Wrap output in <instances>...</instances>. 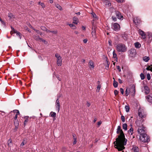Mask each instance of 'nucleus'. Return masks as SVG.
I'll use <instances>...</instances> for the list:
<instances>
[{
	"instance_id": "nucleus-1",
	"label": "nucleus",
	"mask_w": 152,
	"mask_h": 152,
	"mask_svg": "<svg viewBox=\"0 0 152 152\" xmlns=\"http://www.w3.org/2000/svg\"><path fill=\"white\" fill-rule=\"evenodd\" d=\"M120 126H118L116 132L117 134L120 133V135L116 138V141L114 142V146L119 151H121L125 148L124 146L126 145L127 141V139L125 138L124 134Z\"/></svg>"
},
{
	"instance_id": "nucleus-2",
	"label": "nucleus",
	"mask_w": 152,
	"mask_h": 152,
	"mask_svg": "<svg viewBox=\"0 0 152 152\" xmlns=\"http://www.w3.org/2000/svg\"><path fill=\"white\" fill-rule=\"evenodd\" d=\"M143 121L139 122V120H137L136 121V123L137 126H139L138 129V132L140 135L145 134L144 127L143 126L142 124Z\"/></svg>"
},
{
	"instance_id": "nucleus-3",
	"label": "nucleus",
	"mask_w": 152,
	"mask_h": 152,
	"mask_svg": "<svg viewBox=\"0 0 152 152\" xmlns=\"http://www.w3.org/2000/svg\"><path fill=\"white\" fill-rule=\"evenodd\" d=\"M138 115L140 119H141L139 120V122L142 121H143L144 120H143V119L146 117L147 114L143 109L140 108L138 110Z\"/></svg>"
},
{
	"instance_id": "nucleus-4",
	"label": "nucleus",
	"mask_w": 152,
	"mask_h": 152,
	"mask_svg": "<svg viewBox=\"0 0 152 152\" xmlns=\"http://www.w3.org/2000/svg\"><path fill=\"white\" fill-rule=\"evenodd\" d=\"M116 50L119 52H124L126 50V47L124 45L118 44L116 47Z\"/></svg>"
},
{
	"instance_id": "nucleus-5",
	"label": "nucleus",
	"mask_w": 152,
	"mask_h": 152,
	"mask_svg": "<svg viewBox=\"0 0 152 152\" xmlns=\"http://www.w3.org/2000/svg\"><path fill=\"white\" fill-rule=\"evenodd\" d=\"M140 140L142 142H145L149 141V137L146 134H141L139 135Z\"/></svg>"
},
{
	"instance_id": "nucleus-6",
	"label": "nucleus",
	"mask_w": 152,
	"mask_h": 152,
	"mask_svg": "<svg viewBox=\"0 0 152 152\" xmlns=\"http://www.w3.org/2000/svg\"><path fill=\"white\" fill-rule=\"evenodd\" d=\"M55 56L57 59V64L58 66H61L62 64V59L60 55L58 53H56L55 54Z\"/></svg>"
},
{
	"instance_id": "nucleus-7",
	"label": "nucleus",
	"mask_w": 152,
	"mask_h": 152,
	"mask_svg": "<svg viewBox=\"0 0 152 152\" xmlns=\"http://www.w3.org/2000/svg\"><path fill=\"white\" fill-rule=\"evenodd\" d=\"M112 28L113 30L115 31H119L120 29V26L119 24L117 23H115L113 24Z\"/></svg>"
},
{
	"instance_id": "nucleus-8",
	"label": "nucleus",
	"mask_w": 152,
	"mask_h": 152,
	"mask_svg": "<svg viewBox=\"0 0 152 152\" xmlns=\"http://www.w3.org/2000/svg\"><path fill=\"white\" fill-rule=\"evenodd\" d=\"M12 31L10 32V34L12 35L13 33H16V35L19 36L20 38L21 39V36L20 33L17 31L16 30H15L13 28L11 27Z\"/></svg>"
},
{
	"instance_id": "nucleus-9",
	"label": "nucleus",
	"mask_w": 152,
	"mask_h": 152,
	"mask_svg": "<svg viewBox=\"0 0 152 152\" xmlns=\"http://www.w3.org/2000/svg\"><path fill=\"white\" fill-rule=\"evenodd\" d=\"M115 13L118 19L121 20H122L123 19V15L119 12L118 11H116Z\"/></svg>"
},
{
	"instance_id": "nucleus-10",
	"label": "nucleus",
	"mask_w": 152,
	"mask_h": 152,
	"mask_svg": "<svg viewBox=\"0 0 152 152\" xmlns=\"http://www.w3.org/2000/svg\"><path fill=\"white\" fill-rule=\"evenodd\" d=\"M144 92L145 94H149L150 92L149 89L148 87L146 86H144Z\"/></svg>"
},
{
	"instance_id": "nucleus-11",
	"label": "nucleus",
	"mask_w": 152,
	"mask_h": 152,
	"mask_svg": "<svg viewBox=\"0 0 152 152\" xmlns=\"http://www.w3.org/2000/svg\"><path fill=\"white\" fill-rule=\"evenodd\" d=\"M91 34L93 37L95 38H96V30L95 27L94 26L92 27Z\"/></svg>"
},
{
	"instance_id": "nucleus-12",
	"label": "nucleus",
	"mask_w": 152,
	"mask_h": 152,
	"mask_svg": "<svg viewBox=\"0 0 152 152\" xmlns=\"http://www.w3.org/2000/svg\"><path fill=\"white\" fill-rule=\"evenodd\" d=\"M133 21L136 25H137L140 23V20L138 17H136L134 18Z\"/></svg>"
},
{
	"instance_id": "nucleus-13",
	"label": "nucleus",
	"mask_w": 152,
	"mask_h": 152,
	"mask_svg": "<svg viewBox=\"0 0 152 152\" xmlns=\"http://www.w3.org/2000/svg\"><path fill=\"white\" fill-rule=\"evenodd\" d=\"M146 99L147 101L152 104V96L150 95L145 96Z\"/></svg>"
},
{
	"instance_id": "nucleus-14",
	"label": "nucleus",
	"mask_w": 152,
	"mask_h": 152,
	"mask_svg": "<svg viewBox=\"0 0 152 152\" xmlns=\"http://www.w3.org/2000/svg\"><path fill=\"white\" fill-rule=\"evenodd\" d=\"M88 64L89 65V68L91 69H93L94 67V63L92 61L90 60Z\"/></svg>"
},
{
	"instance_id": "nucleus-15",
	"label": "nucleus",
	"mask_w": 152,
	"mask_h": 152,
	"mask_svg": "<svg viewBox=\"0 0 152 152\" xmlns=\"http://www.w3.org/2000/svg\"><path fill=\"white\" fill-rule=\"evenodd\" d=\"M104 3L106 7H109L111 5V3L108 0L104 1Z\"/></svg>"
},
{
	"instance_id": "nucleus-16",
	"label": "nucleus",
	"mask_w": 152,
	"mask_h": 152,
	"mask_svg": "<svg viewBox=\"0 0 152 152\" xmlns=\"http://www.w3.org/2000/svg\"><path fill=\"white\" fill-rule=\"evenodd\" d=\"M13 113H16L14 117V119L15 120H16L17 118V115L19 114V111L18 110H15L13 111Z\"/></svg>"
},
{
	"instance_id": "nucleus-17",
	"label": "nucleus",
	"mask_w": 152,
	"mask_h": 152,
	"mask_svg": "<svg viewBox=\"0 0 152 152\" xmlns=\"http://www.w3.org/2000/svg\"><path fill=\"white\" fill-rule=\"evenodd\" d=\"M73 23L77 24L79 22V20L78 18L75 17H74L73 18Z\"/></svg>"
},
{
	"instance_id": "nucleus-18",
	"label": "nucleus",
	"mask_w": 152,
	"mask_h": 152,
	"mask_svg": "<svg viewBox=\"0 0 152 152\" xmlns=\"http://www.w3.org/2000/svg\"><path fill=\"white\" fill-rule=\"evenodd\" d=\"M139 33L143 39H145L146 38V35L144 34V32L142 30H140Z\"/></svg>"
},
{
	"instance_id": "nucleus-19",
	"label": "nucleus",
	"mask_w": 152,
	"mask_h": 152,
	"mask_svg": "<svg viewBox=\"0 0 152 152\" xmlns=\"http://www.w3.org/2000/svg\"><path fill=\"white\" fill-rule=\"evenodd\" d=\"M143 60L144 61L147 62L150 60V58L148 56H145L143 58Z\"/></svg>"
},
{
	"instance_id": "nucleus-20",
	"label": "nucleus",
	"mask_w": 152,
	"mask_h": 152,
	"mask_svg": "<svg viewBox=\"0 0 152 152\" xmlns=\"http://www.w3.org/2000/svg\"><path fill=\"white\" fill-rule=\"evenodd\" d=\"M50 115L52 117L55 118L54 119H55L56 116V113L55 112H51L50 113Z\"/></svg>"
},
{
	"instance_id": "nucleus-21",
	"label": "nucleus",
	"mask_w": 152,
	"mask_h": 152,
	"mask_svg": "<svg viewBox=\"0 0 152 152\" xmlns=\"http://www.w3.org/2000/svg\"><path fill=\"white\" fill-rule=\"evenodd\" d=\"M134 45L135 47L137 48H139L141 46V44L138 42L135 43H134Z\"/></svg>"
},
{
	"instance_id": "nucleus-22",
	"label": "nucleus",
	"mask_w": 152,
	"mask_h": 152,
	"mask_svg": "<svg viewBox=\"0 0 152 152\" xmlns=\"http://www.w3.org/2000/svg\"><path fill=\"white\" fill-rule=\"evenodd\" d=\"M132 150L134 152H139V148L137 147H133L132 148Z\"/></svg>"
},
{
	"instance_id": "nucleus-23",
	"label": "nucleus",
	"mask_w": 152,
	"mask_h": 152,
	"mask_svg": "<svg viewBox=\"0 0 152 152\" xmlns=\"http://www.w3.org/2000/svg\"><path fill=\"white\" fill-rule=\"evenodd\" d=\"M34 39L37 41H39L40 42V40L41 39V38L39 36H34Z\"/></svg>"
},
{
	"instance_id": "nucleus-24",
	"label": "nucleus",
	"mask_w": 152,
	"mask_h": 152,
	"mask_svg": "<svg viewBox=\"0 0 152 152\" xmlns=\"http://www.w3.org/2000/svg\"><path fill=\"white\" fill-rule=\"evenodd\" d=\"M14 124L15 126V128L17 129L18 126V123L17 120H15L14 121Z\"/></svg>"
},
{
	"instance_id": "nucleus-25",
	"label": "nucleus",
	"mask_w": 152,
	"mask_h": 152,
	"mask_svg": "<svg viewBox=\"0 0 152 152\" xmlns=\"http://www.w3.org/2000/svg\"><path fill=\"white\" fill-rule=\"evenodd\" d=\"M113 79L114 80L113 83V86L115 88L117 87L118 86V83L117 82L115 81V79L114 78Z\"/></svg>"
},
{
	"instance_id": "nucleus-26",
	"label": "nucleus",
	"mask_w": 152,
	"mask_h": 152,
	"mask_svg": "<svg viewBox=\"0 0 152 152\" xmlns=\"http://www.w3.org/2000/svg\"><path fill=\"white\" fill-rule=\"evenodd\" d=\"M68 25H69V26L72 28V29H76V27L72 24H67Z\"/></svg>"
},
{
	"instance_id": "nucleus-27",
	"label": "nucleus",
	"mask_w": 152,
	"mask_h": 152,
	"mask_svg": "<svg viewBox=\"0 0 152 152\" xmlns=\"http://www.w3.org/2000/svg\"><path fill=\"white\" fill-rule=\"evenodd\" d=\"M91 15L95 20H96L98 19L96 15L94 12H92Z\"/></svg>"
},
{
	"instance_id": "nucleus-28",
	"label": "nucleus",
	"mask_w": 152,
	"mask_h": 152,
	"mask_svg": "<svg viewBox=\"0 0 152 152\" xmlns=\"http://www.w3.org/2000/svg\"><path fill=\"white\" fill-rule=\"evenodd\" d=\"M127 126L126 124H124L122 125L123 129L125 130H126L127 129Z\"/></svg>"
},
{
	"instance_id": "nucleus-29",
	"label": "nucleus",
	"mask_w": 152,
	"mask_h": 152,
	"mask_svg": "<svg viewBox=\"0 0 152 152\" xmlns=\"http://www.w3.org/2000/svg\"><path fill=\"white\" fill-rule=\"evenodd\" d=\"M130 92V91L129 89H128V88H126V91H125V94L126 96H127L129 94V93Z\"/></svg>"
},
{
	"instance_id": "nucleus-30",
	"label": "nucleus",
	"mask_w": 152,
	"mask_h": 152,
	"mask_svg": "<svg viewBox=\"0 0 152 152\" xmlns=\"http://www.w3.org/2000/svg\"><path fill=\"white\" fill-rule=\"evenodd\" d=\"M128 132L129 134H132L133 133V129L132 128H130L129 130L128 131Z\"/></svg>"
},
{
	"instance_id": "nucleus-31",
	"label": "nucleus",
	"mask_w": 152,
	"mask_h": 152,
	"mask_svg": "<svg viewBox=\"0 0 152 152\" xmlns=\"http://www.w3.org/2000/svg\"><path fill=\"white\" fill-rule=\"evenodd\" d=\"M8 145L10 146H11L12 145V140L11 139H10L8 140Z\"/></svg>"
},
{
	"instance_id": "nucleus-32",
	"label": "nucleus",
	"mask_w": 152,
	"mask_h": 152,
	"mask_svg": "<svg viewBox=\"0 0 152 152\" xmlns=\"http://www.w3.org/2000/svg\"><path fill=\"white\" fill-rule=\"evenodd\" d=\"M38 4H39V5H41V6L42 7V8H45V4H44L43 3H41V2H39L38 3Z\"/></svg>"
},
{
	"instance_id": "nucleus-33",
	"label": "nucleus",
	"mask_w": 152,
	"mask_h": 152,
	"mask_svg": "<svg viewBox=\"0 0 152 152\" xmlns=\"http://www.w3.org/2000/svg\"><path fill=\"white\" fill-rule=\"evenodd\" d=\"M148 36L149 39L151 41V40H152V33H148Z\"/></svg>"
},
{
	"instance_id": "nucleus-34",
	"label": "nucleus",
	"mask_w": 152,
	"mask_h": 152,
	"mask_svg": "<svg viewBox=\"0 0 152 152\" xmlns=\"http://www.w3.org/2000/svg\"><path fill=\"white\" fill-rule=\"evenodd\" d=\"M56 108H58V112L60 110V103H56Z\"/></svg>"
},
{
	"instance_id": "nucleus-35",
	"label": "nucleus",
	"mask_w": 152,
	"mask_h": 152,
	"mask_svg": "<svg viewBox=\"0 0 152 152\" xmlns=\"http://www.w3.org/2000/svg\"><path fill=\"white\" fill-rule=\"evenodd\" d=\"M40 42H42L44 44H48V42L46 41L45 40L43 39L42 38H41V39L40 40Z\"/></svg>"
},
{
	"instance_id": "nucleus-36",
	"label": "nucleus",
	"mask_w": 152,
	"mask_h": 152,
	"mask_svg": "<svg viewBox=\"0 0 152 152\" xmlns=\"http://www.w3.org/2000/svg\"><path fill=\"white\" fill-rule=\"evenodd\" d=\"M125 109H126V111L128 112L129 111V106L126 105L125 106Z\"/></svg>"
},
{
	"instance_id": "nucleus-37",
	"label": "nucleus",
	"mask_w": 152,
	"mask_h": 152,
	"mask_svg": "<svg viewBox=\"0 0 152 152\" xmlns=\"http://www.w3.org/2000/svg\"><path fill=\"white\" fill-rule=\"evenodd\" d=\"M26 143V141L25 140H24L21 143L20 145V146L22 147Z\"/></svg>"
},
{
	"instance_id": "nucleus-38",
	"label": "nucleus",
	"mask_w": 152,
	"mask_h": 152,
	"mask_svg": "<svg viewBox=\"0 0 152 152\" xmlns=\"http://www.w3.org/2000/svg\"><path fill=\"white\" fill-rule=\"evenodd\" d=\"M56 6L57 8H58L59 10H62V8L58 4H56Z\"/></svg>"
},
{
	"instance_id": "nucleus-39",
	"label": "nucleus",
	"mask_w": 152,
	"mask_h": 152,
	"mask_svg": "<svg viewBox=\"0 0 152 152\" xmlns=\"http://www.w3.org/2000/svg\"><path fill=\"white\" fill-rule=\"evenodd\" d=\"M106 63H107V66H105V69H108L109 68V66L110 64V63L107 60L106 61Z\"/></svg>"
},
{
	"instance_id": "nucleus-40",
	"label": "nucleus",
	"mask_w": 152,
	"mask_h": 152,
	"mask_svg": "<svg viewBox=\"0 0 152 152\" xmlns=\"http://www.w3.org/2000/svg\"><path fill=\"white\" fill-rule=\"evenodd\" d=\"M140 76L141 80H143L145 79V76L142 73H141Z\"/></svg>"
},
{
	"instance_id": "nucleus-41",
	"label": "nucleus",
	"mask_w": 152,
	"mask_h": 152,
	"mask_svg": "<svg viewBox=\"0 0 152 152\" xmlns=\"http://www.w3.org/2000/svg\"><path fill=\"white\" fill-rule=\"evenodd\" d=\"M8 16L10 18H14V15L11 13H9L8 14Z\"/></svg>"
},
{
	"instance_id": "nucleus-42",
	"label": "nucleus",
	"mask_w": 152,
	"mask_h": 152,
	"mask_svg": "<svg viewBox=\"0 0 152 152\" xmlns=\"http://www.w3.org/2000/svg\"><path fill=\"white\" fill-rule=\"evenodd\" d=\"M113 58H117V55L115 53V52L114 50L113 51Z\"/></svg>"
},
{
	"instance_id": "nucleus-43",
	"label": "nucleus",
	"mask_w": 152,
	"mask_h": 152,
	"mask_svg": "<svg viewBox=\"0 0 152 152\" xmlns=\"http://www.w3.org/2000/svg\"><path fill=\"white\" fill-rule=\"evenodd\" d=\"M40 28L42 30L44 31H46L47 29L44 26H41V27Z\"/></svg>"
},
{
	"instance_id": "nucleus-44",
	"label": "nucleus",
	"mask_w": 152,
	"mask_h": 152,
	"mask_svg": "<svg viewBox=\"0 0 152 152\" xmlns=\"http://www.w3.org/2000/svg\"><path fill=\"white\" fill-rule=\"evenodd\" d=\"M147 79L148 80H149L151 79V76L150 74L148 73L147 75Z\"/></svg>"
},
{
	"instance_id": "nucleus-45",
	"label": "nucleus",
	"mask_w": 152,
	"mask_h": 152,
	"mask_svg": "<svg viewBox=\"0 0 152 152\" xmlns=\"http://www.w3.org/2000/svg\"><path fill=\"white\" fill-rule=\"evenodd\" d=\"M108 44L110 46H112V41L111 39H109L108 41Z\"/></svg>"
},
{
	"instance_id": "nucleus-46",
	"label": "nucleus",
	"mask_w": 152,
	"mask_h": 152,
	"mask_svg": "<svg viewBox=\"0 0 152 152\" xmlns=\"http://www.w3.org/2000/svg\"><path fill=\"white\" fill-rule=\"evenodd\" d=\"M101 88V86L100 85H98L97 88V91H99Z\"/></svg>"
},
{
	"instance_id": "nucleus-47",
	"label": "nucleus",
	"mask_w": 152,
	"mask_h": 152,
	"mask_svg": "<svg viewBox=\"0 0 152 152\" xmlns=\"http://www.w3.org/2000/svg\"><path fill=\"white\" fill-rule=\"evenodd\" d=\"M121 119L122 121L123 122H125V117L124 116H121Z\"/></svg>"
},
{
	"instance_id": "nucleus-48",
	"label": "nucleus",
	"mask_w": 152,
	"mask_h": 152,
	"mask_svg": "<svg viewBox=\"0 0 152 152\" xmlns=\"http://www.w3.org/2000/svg\"><path fill=\"white\" fill-rule=\"evenodd\" d=\"M112 18L113 20V21H116V20H117L115 16H112Z\"/></svg>"
},
{
	"instance_id": "nucleus-49",
	"label": "nucleus",
	"mask_w": 152,
	"mask_h": 152,
	"mask_svg": "<svg viewBox=\"0 0 152 152\" xmlns=\"http://www.w3.org/2000/svg\"><path fill=\"white\" fill-rule=\"evenodd\" d=\"M87 41L88 40L87 39H85L83 40V42L84 43H86L87 42Z\"/></svg>"
},
{
	"instance_id": "nucleus-50",
	"label": "nucleus",
	"mask_w": 152,
	"mask_h": 152,
	"mask_svg": "<svg viewBox=\"0 0 152 152\" xmlns=\"http://www.w3.org/2000/svg\"><path fill=\"white\" fill-rule=\"evenodd\" d=\"M74 141L73 142V144H75L76 143V142H77L76 138H74Z\"/></svg>"
},
{
	"instance_id": "nucleus-51",
	"label": "nucleus",
	"mask_w": 152,
	"mask_h": 152,
	"mask_svg": "<svg viewBox=\"0 0 152 152\" xmlns=\"http://www.w3.org/2000/svg\"><path fill=\"white\" fill-rule=\"evenodd\" d=\"M114 92L115 95H117L118 94V91L117 90H115L114 91Z\"/></svg>"
},
{
	"instance_id": "nucleus-52",
	"label": "nucleus",
	"mask_w": 152,
	"mask_h": 152,
	"mask_svg": "<svg viewBox=\"0 0 152 152\" xmlns=\"http://www.w3.org/2000/svg\"><path fill=\"white\" fill-rule=\"evenodd\" d=\"M120 91H121V93L122 94H123L124 93V89L123 88H120Z\"/></svg>"
},
{
	"instance_id": "nucleus-53",
	"label": "nucleus",
	"mask_w": 152,
	"mask_h": 152,
	"mask_svg": "<svg viewBox=\"0 0 152 152\" xmlns=\"http://www.w3.org/2000/svg\"><path fill=\"white\" fill-rule=\"evenodd\" d=\"M117 69H118L119 72H121V69L120 67L119 66H117Z\"/></svg>"
},
{
	"instance_id": "nucleus-54",
	"label": "nucleus",
	"mask_w": 152,
	"mask_h": 152,
	"mask_svg": "<svg viewBox=\"0 0 152 152\" xmlns=\"http://www.w3.org/2000/svg\"><path fill=\"white\" fill-rule=\"evenodd\" d=\"M151 68V67L150 66H149L146 68V69L148 70H150V68Z\"/></svg>"
},
{
	"instance_id": "nucleus-55",
	"label": "nucleus",
	"mask_w": 152,
	"mask_h": 152,
	"mask_svg": "<svg viewBox=\"0 0 152 152\" xmlns=\"http://www.w3.org/2000/svg\"><path fill=\"white\" fill-rule=\"evenodd\" d=\"M86 105L88 107H89L90 106L91 104L89 102H87V103H86Z\"/></svg>"
},
{
	"instance_id": "nucleus-56",
	"label": "nucleus",
	"mask_w": 152,
	"mask_h": 152,
	"mask_svg": "<svg viewBox=\"0 0 152 152\" xmlns=\"http://www.w3.org/2000/svg\"><path fill=\"white\" fill-rule=\"evenodd\" d=\"M51 33L53 34H56L57 33V31H51Z\"/></svg>"
},
{
	"instance_id": "nucleus-57",
	"label": "nucleus",
	"mask_w": 152,
	"mask_h": 152,
	"mask_svg": "<svg viewBox=\"0 0 152 152\" xmlns=\"http://www.w3.org/2000/svg\"><path fill=\"white\" fill-rule=\"evenodd\" d=\"M116 1L118 2H123L124 0H116Z\"/></svg>"
},
{
	"instance_id": "nucleus-58",
	"label": "nucleus",
	"mask_w": 152,
	"mask_h": 152,
	"mask_svg": "<svg viewBox=\"0 0 152 152\" xmlns=\"http://www.w3.org/2000/svg\"><path fill=\"white\" fill-rule=\"evenodd\" d=\"M132 88L133 89V91H134V93H135V86H132Z\"/></svg>"
},
{
	"instance_id": "nucleus-59",
	"label": "nucleus",
	"mask_w": 152,
	"mask_h": 152,
	"mask_svg": "<svg viewBox=\"0 0 152 152\" xmlns=\"http://www.w3.org/2000/svg\"><path fill=\"white\" fill-rule=\"evenodd\" d=\"M118 80V82L119 83H120L121 84L122 83V80H121L120 79H119Z\"/></svg>"
},
{
	"instance_id": "nucleus-60",
	"label": "nucleus",
	"mask_w": 152,
	"mask_h": 152,
	"mask_svg": "<svg viewBox=\"0 0 152 152\" xmlns=\"http://www.w3.org/2000/svg\"><path fill=\"white\" fill-rule=\"evenodd\" d=\"M46 32H47L48 33H51V31H50V30H49L48 29H47V30L46 31Z\"/></svg>"
},
{
	"instance_id": "nucleus-61",
	"label": "nucleus",
	"mask_w": 152,
	"mask_h": 152,
	"mask_svg": "<svg viewBox=\"0 0 152 152\" xmlns=\"http://www.w3.org/2000/svg\"><path fill=\"white\" fill-rule=\"evenodd\" d=\"M56 103H59V100L58 99L56 100Z\"/></svg>"
},
{
	"instance_id": "nucleus-62",
	"label": "nucleus",
	"mask_w": 152,
	"mask_h": 152,
	"mask_svg": "<svg viewBox=\"0 0 152 152\" xmlns=\"http://www.w3.org/2000/svg\"><path fill=\"white\" fill-rule=\"evenodd\" d=\"M74 33L76 34H79V32L78 31H75Z\"/></svg>"
},
{
	"instance_id": "nucleus-63",
	"label": "nucleus",
	"mask_w": 152,
	"mask_h": 152,
	"mask_svg": "<svg viewBox=\"0 0 152 152\" xmlns=\"http://www.w3.org/2000/svg\"><path fill=\"white\" fill-rule=\"evenodd\" d=\"M34 30L37 33H39V31L34 28Z\"/></svg>"
},
{
	"instance_id": "nucleus-64",
	"label": "nucleus",
	"mask_w": 152,
	"mask_h": 152,
	"mask_svg": "<svg viewBox=\"0 0 152 152\" xmlns=\"http://www.w3.org/2000/svg\"><path fill=\"white\" fill-rule=\"evenodd\" d=\"M98 141V139H96L95 140V143H96Z\"/></svg>"
}]
</instances>
